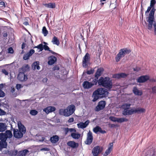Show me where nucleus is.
I'll return each instance as SVG.
<instances>
[{"mask_svg":"<svg viewBox=\"0 0 156 156\" xmlns=\"http://www.w3.org/2000/svg\"><path fill=\"white\" fill-rule=\"evenodd\" d=\"M18 129H13V135L16 138L19 139L22 138L25 133L26 129L24 125L21 122L18 123Z\"/></svg>","mask_w":156,"mask_h":156,"instance_id":"f257e3e1","label":"nucleus"},{"mask_svg":"<svg viewBox=\"0 0 156 156\" xmlns=\"http://www.w3.org/2000/svg\"><path fill=\"white\" fill-rule=\"evenodd\" d=\"M98 85L110 90L112 88L113 83L109 77H101L99 79Z\"/></svg>","mask_w":156,"mask_h":156,"instance_id":"f03ea898","label":"nucleus"},{"mask_svg":"<svg viewBox=\"0 0 156 156\" xmlns=\"http://www.w3.org/2000/svg\"><path fill=\"white\" fill-rule=\"evenodd\" d=\"M156 9H155L154 6L151 9L150 11L148 16L146 17V19L148 24L147 25V28L149 30H151L153 22H154L155 18L154 15Z\"/></svg>","mask_w":156,"mask_h":156,"instance_id":"7ed1b4c3","label":"nucleus"},{"mask_svg":"<svg viewBox=\"0 0 156 156\" xmlns=\"http://www.w3.org/2000/svg\"><path fill=\"white\" fill-rule=\"evenodd\" d=\"M75 107L74 105H71L68 106L66 109H64L63 111V110H59V113L60 114H62L63 113L64 115L66 117H68L72 115L75 112Z\"/></svg>","mask_w":156,"mask_h":156,"instance_id":"20e7f679","label":"nucleus"},{"mask_svg":"<svg viewBox=\"0 0 156 156\" xmlns=\"http://www.w3.org/2000/svg\"><path fill=\"white\" fill-rule=\"evenodd\" d=\"M130 52V50L126 48H123L121 49L115 57L116 62H118L120 61L122 57L126 55L129 54Z\"/></svg>","mask_w":156,"mask_h":156,"instance_id":"39448f33","label":"nucleus"},{"mask_svg":"<svg viewBox=\"0 0 156 156\" xmlns=\"http://www.w3.org/2000/svg\"><path fill=\"white\" fill-rule=\"evenodd\" d=\"M106 102L105 101H99L95 108V111L98 112L103 110L105 107Z\"/></svg>","mask_w":156,"mask_h":156,"instance_id":"423d86ee","label":"nucleus"},{"mask_svg":"<svg viewBox=\"0 0 156 156\" xmlns=\"http://www.w3.org/2000/svg\"><path fill=\"white\" fill-rule=\"evenodd\" d=\"M90 59V55L88 53H87L83 58L82 65L83 67L86 68L88 66Z\"/></svg>","mask_w":156,"mask_h":156,"instance_id":"0eeeda50","label":"nucleus"},{"mask_svg":"<svg viewBox=\"0 0 156 156\" xmlns=\"http://www.w3.org/2000/svg\"><path fill=\"white\" fill-rule=\"evenodd\" d=\"M145 111V109L138 108L136 109H131L129 110V115H131L133 113H141L144 112Z\"/></svg>","mask_w":156,"mask_h":156,"instance_id":"6e6552de","label":"nucleus"},{"mask_svg":"<svg viewBox=\"0 0 156 156\" xmlns=\"http://www.w3.org/2000/svg\"><path fill=\"white\" fill-rule=\"evenodd\" d=\"M96 91L99 94V95L102 97H107L108 93L107 90L103 88H99L97 89Z\"/></svg>","mask_w":156,"mask_h":156,"instance_id":"1a4fd4ad","label":"nucleus"},{"mask_svg":"<svg viewBox=\"0 0 156 156\" xmlns=\"http://www.w3.org/2000/svg\"><path fill=\"white\" fill-rule=\"evenodd\" d=\"M102 147L100 146H97L93 149L92 153L94 156H98L102 151Z\"/></svg>","mask_w":156,"mask_h":156,"instance_id":"9d476101","label":"nucleus"},{"mask_svg":"<svg viewBox=\"0 0 156 156\" xmlns=\"http://www.w3.org/2000/svg\"><path fill=\"white\" fill-rule=\"evenodd\" d=\"M93 140V136L91 132L90 131L87 134V137L85 143L87 145H90L92 142Z\"/></svg>","mask_w":156,"mask_h":156,"instance_id":"9b49d317","label":"nucleus"},{"mask_svg":"<svg viewBox=\"0 0 156 156\" xmlns=\"http://www.w3.org/2000/svg\"><path fill=\"white\" fill-rule=\"evenodd\" d=\"M149 79V77L147 75L142 76L137 79V82L139 83H143Z\"/></svg>","mask_w":156,"mask_h":156,"instance_id":"f8f14e48","label":"nucleus"},{"mask_svg":"<svg viewBox=\"0 0 156 156\" xmlns=\"http://www.w3.org/2000/svg\"><path fill=\"white\" fill-rule=\"evenodd\" d=\"M89 122V120H87L84 122H80L78 123L77 124V126L78 128L84 129L87 127V126L88 125Z\"/></svg>","mask_w":156,"mask_h":156,"instance_id":"ddd939ff","label":"nucleus"},{"mask_svg":"<svg viewBox=\"0 0 156 156\" xmlns=\"http://www.w3.org/2000/svg\"><path fill=\"white\" fill-rule=\"evenodd\" d=\"M127 76V75L124 73H120L117 74H115L113 75L112 77L114 78L118 79L120 78H125Z\"/></svg>","mask_w":156,"mask_h":156,"instance_id":"4468645a","label":"nucleus"},{"mask_svg":"<svg viewBox=\"0 0 156 156\" xmlns=\"http://www.w3.org/2000/svg\"><path fill=\"white\" fill-rule=\"evenodd\" d=\"M83 86L84 89H90L93 86V84L91 82L86 81L83 82Z\"/></svg>","mask_w":156,"mask_h":156,"instance_id":"2eb2a0df","label":"nucleus"},{"mask_svg":"<svg viewBox=\"0 0 156 156\" xmlns=\"http://www.w3.org/2000/svg\"><path fill=\"white\" fill-rule=\"evenodd\" d=\"M48 59L49 60L48 62V64L52 65L54 64L56 61L57 58L55 56L52 55L49 57Z\"/></svg>","mask_w":156,"mask_h":156,"instance_id":"dca6fc26","label":"nucleus"},{"mask_svg":"<svg viewBox=\"0 0 156 156\" xmlns=\"http://www.w3.org/2000/svg\"><path fill=\"white\" fill-rule=\"evenodd\" d=\"M18 77L19 80L21 81H26L27 79V76L23 72L20 73Z\"/></svg>","mask_w":156,"mask_h":156,"instance_id":"f3484780","label":"nucleus"},{"mask_svg":"<svg viewBox=\"0 0 156 156\" xmlns=\"http://www.w3.org/2000/svg\"><path fill=\"white\" fill-rule=\"evenodd\" d=\"M100 96L98 92V91L95 90L94 91L92 97L93 99L92 101L94 102L97 101L99 98Z\"/></svg>","mask_w":156,"mask_h":156,"instance_id":"a211bd4d","label":"nucleus"},{"mask_svg":"<svg viewBox=\"0 0 156 156\" xmlns=\"http://www.w3.org/2000/svg\"><path fill=\"white\" fill-rule=\"evenodd\" d=\"M59 140V137L57 135H54L50 138V140L51 143H56Z\"/></svg>","mask_w":156,"mask_h":156,"instance_id":"6ab92c4d","label":"nucleus"},{"mask_svg":"<svg viewBox=\"0 0 156 156\" xmlns=\"http://www.w3.org/2000/svg\"><path fill=\"white\" fill-rule=\"evenodd\" d=\"M2 135L5 136V137L6 138V141L7 138H11L12 136V132L10 130H6L5 133H3Z\"/></svg>","mask_w":156,"mask_h":156,"instance_id":"aec40b11","label":"nucleus"},{"mask_svg":"<svg viewBox=\"0 0 156 156\" xmlns=\"http://www.w3.org/2000/svg\"><path fill=\"white\" fill-rule=\"evenodd\" d=\"M133 91L135 95H137L141 96L142 94V91L138 89L137 87H133Z\"/></svg>","mask_w":156,"mask_h":156,"instance_id":"412c9836","label":"nucleus"},{"mask_svg":"<svg viewBox=\"0 0 156 156\" xmlns=\"http://www.w3.org/2000/svg\"><path fill=\"white\" fill-rule=\"evenodd\" d=\"M67 145L73 148H75L78 147V144L73 141H69L67 143Z\"/></svg>","mask_w":156,"mask_h":156,"instance_id":"4be33fe9","label":"nucleus"},{"mask_svg":"<svg viewBox=\"0 0 156 156\" xmlns=\"http://www.w3.org/2000/svg\"><path fill=\"white\" fill-rule=\"evenodd\" d=\"M103 69L101 68L98 69L95 74V77L97 79H98L100 76L103 72Z\"/></svg>","mask_w":156,"mask_h":156,"instance_id":"5701e85b","label":"nucleus"},{"mask_svg":"<svg viewBox=\"0 0 156 156\" xmlns=\"http://www.w3.org/2000/svg\"><path fill=\"white\" fill-rule=\"evenodd\" d=\"M39 62L38 61L34 62L32 64V68L33 70H35L36 68L37 70L40 69V67L39 66Z\"/></svg>","mask_w":156,"mask_h":156,"instance_id":"b1692460","label":"nucleus"},{"mask_svg":"<svg viewBox=\"0 0 156 156\" xmlns=\"http://www.w3.org/2000/svg\"><path fill=\"white\" fill-rule=\"evenodd\" d=\"M7 129V126L5 123H0V132L5 131Z\"/></svg>","mask_w":156,"mask_h":156,"instance_id":"393cba45","label":"nucleus"},{"mask_svg":"<svg viewBox=\"0 0 156 156\" xmlns=\"http://www.w3.org/2000/svg\"><path fill=\"white\" fill-rule=\"evenodd\" d=\"M43 5L46 7L49 8H54L55 7V3H49L43 4Z\"/></svg>","mask_w":156,"mask_h":156,"instance_id":"a878e982","label":"nucleus"},{"mask_svg":"<svg viewBox=\"0 0 156 156\" xmlns=\"http://www.w3.org/2000/svg\"><path fill=\"white\" fill-rule=\"evenodd\" d=\"M52 42L53 44L56 45L58 46L59 45L60 43L59 40L55 36H54L53 37L52 40Z\"/></svg>","mask_w":156,"mask_h":156,"instance_id":"bb28decb","label":"nucleus"},{"mask_svg":"<svg viewBox=\"0 0 156 156\" xmlns=\"http://www.w3.org/2000/svg\"><path fill=\"white\" fill-rule=\"evenodd\" d=\"M5 146H7V145L6 140L5 141H2V140L0 141V151L1 150L2 148L6 147L5 146Z\"/></svg>","mask_w":156,"mask_h":156,"instance_id":"cd10ccee","label":"nucleus"},{"mask_svg":"<svg viewBox=\"0 0 156 156\" xmlns=\"http://www.w3.org/2000/svg\"><path fill=\"white\" fill-rule=\"evenodd\" d=\"M29 152L27 149H25L23 151L19 152V154L20 156H26L27 153Z\"/></svg>","mask_w":156,"mask_h":156,"instance_id":"c85d7f7f","label":"nucleus"},{"mask_svg":"<svg viewBox=\"0 0 156 156\" xmlns=\"http://www.w3.org/2000/svg\"><path fill=\"white\" fill-rule=\"evenodd\" d=\"M80 134L79 133L76 134L75 133H72L71 136L74 139H78L80 137Z\"/></svg>","mask_w":156,"mask_h":156,"instance_id":"c756f323","label":"nucleus"},{"mask_svg":"<svg viewBox=\"0 0 156 156\" xmlns=\"http://www.w3.org/2000/svg\"><path fill=\"white\" fill-rule=\"evenodd\" d=\"M128 119L124 118H117V122L119 123H122L124 122H127Z\"/></svg>","mask_w":156,"mask_h":156,"instance_id":"7c9ffc66","label":"nucleus"},{"mask_svg":"<svg viewBox=\"0 0 156 156\" xmlns=\"http://www.w3.org/2000/svg\"><path fill=\"white\" fill-rule=\"evenodd\" d=\"M10 92L12 94L14 97H16L17 95V94L15 92V89L13 87H12L10 88Z\"/></svg>","mask_w":156,"mask_h":156,"instance_id":"2f4dec72","label":"nucleus"},{"mask_svg":"<svg viewBox=\"0 0 156 156\" xmlns=\"http://www.w3.org/2000/svg\"><path fill=\"white\" fill-rule=\"evenodd\" d=\"M101 127L97 126L93 129V132L96 134H97L98 132H99Z\"/></svg>","mask_w":156,"mask_h":156,"instance_id":"473e14b6","label":"nucleus"},{"mask_svg":"<svg viewBox=\"0 0 156 156\" xmlns=\"http://www.w3.org/2000/svg\"><path fill=\"white\" fill-rule=\"evenodd\" d=\"M42 33L43 34L44 36H46L47 35L48 31L45 27H43L42 30Z\"/></svg>","mask_w":156,"mask_h":156,"instance_id":"72a5a7b5","label":"nucleus"},{"mask_svg":"<svg viewBox=\"0 0 156 156\" xmlns=\"http://www.w3.org/2000/svg\"><path fill=\"white\" fill-rule=\"evenodd\" d=\"M30 113L31 115H35L38 113V112L35 110H31L30 112Z\"/></svg>","mask_w":156,"mask_h":156,"instance_id":"f704fd0d","label":"nucleus"},{"mask_svg":"<svg viewBox=\"0 0 156 156\" xmlns=\"http://www.w3.org/2000/svg\"><path fill=\"white\" fill-rule=\"evenodd\" d=\"M37 48L40 49V51H42L43 50V45L42 44H40L37 46L34 47V48Z\"/></svg>","mask_w":156,"mask_h":156,"instance_id":"c9c22d12","label":"nucleus"},{"mask_svg":"<svg viewBox=\"0 0 156 156\" xmlns=\"http://www.w3.org/2000/svg\"><path fill=\"white\" fill-rule=\"evenodd\" d=\"M30 67L28 64H26L23 67V71H26L29 70Z\"/></svg>","mask_w":156,"mask_h":156,"instance_id":"e433bc0d","label":"nucleus"},{"mask_svg":"<svg viewBox=\"0 0 156 156\" xmlns=\"http://www.w3.org/2000/svg\"><path fill=\"white\" fill-rule=\"evenodd\" d=\"M48 111L49 113L55 111L56 110V108L53 106H48Z\"/></svg>","mask_w":156,"mask_h":156,"instance_id":"4c0bfd02","label":"nucleus"},{"mask_svg":"<svg viewBox=\"0 0 156 156\" xmlns=\"http://www.w3.org/2000/svg\"><path fill=\"white\" fill-rule=\"evenodd\" d=\"M112 150V148H111V147H109L108 148L106 151L105 154V155H108L111 152V151Z\"/></svg>","mask_w":156,"mask_h":156,"instance_id":"58836bf2","label":"nucleus"},{"mask_svg":"<svg viewBox=\"0 0 156 156\" xmlns=\"http://www.w3.org/2000/svg\"><path fill=\"white\" fill-rule=\"evenodd\" d=\"M128 111V109L124 108V109L122 112L123 115H129Z\"/></svg>","mask_w":156,"mask_h":156,"instance_id":"ea45409f","label":"nucleus"},{"mask_svg":"<svg viewBox=\"0 0 156 156\" xmlns=\"http://www.w3.org/2000/svg\"><path fill=\"white\" fill-rule=\"evenodd\" d=\"M3 133H0V141L2 140L5 141L6 140V138L5 137V136L3 135Z\"/></svg>","mask_w":156,"mask_h":156,"instance_id":"a19ab883","label":"nucleus"},{"mask_svg":"<svg viewBox=\"0 0 156 156\" xmlns=\"http://www.w3.org/2000/svg\"><path fill=\"white\" fill-rule=\"evenodd\" d=\"M98 81L99 79L98 80V79H97V78H95L92 81V83L93 84V86L94 85H96L97 83L98 84Z\"/></svg>","mask_w":156,"mask_h":156,"instance_id":"79ce46f5","label":"nucleus"},{"mask_svg":"<svg viewBox=\"0 0 156 156\" xmlns=\"http://www.w3.org/2000/svg\"><path fill=\"white\" fill-rule=\"evenodd\" d=\"M130 105L131 104H130L125 103L122 106L124 108L128 109L130 107Z\"/></svg>","mask_w":156,"mask_h":156,"instance_id":"37998d69","label":"nucleus"},{"mask_svg":"<svg viewBox=\"0 0 156 156\" xmlns=\"http://www.w3.org/2000/svg\"><path fill=\"white\" fill-rule=\"evenodd\" d=\"M30 57V56L28 55V54L27 53L24 55L23 58L25 60H27L29 59Z\"/></svg>","mask_w":156,"mask_h":156,"instance_id":"c03bdc74","label":"nucleus"},{"mask_svg":"<svg viewBox=\"0 0 156 156\" xmlns=\"http://www.w3.org/2000/svg\"><path fill=\"white\" fill-rule=\"evenodd\" d=\"M152 6H151V5H150V6L148 7L147 9V10L145 12V15L147 16V14L150 12L151 9V8L152 7H153Z\"/></svg>","mask_w":156,"mask_h":156,"instance_id":"a18cd8bd","label":"nucleus"},{"mask_svg":"<svg viewBox=\"0 0 156 156\" xmlns=\"http://www.w3.org/2000/svg\"><path fill=\"white\" fill-rule=\"evenodd\" d=\"M109 119L112 121L114 122H117V118L113 116H110L109 117Z\"/></svg>","mask_w":156,"mask_h":156,"instance_id":"49530a36","label":"nucleus"},{"mask_svg":"<svg viewBox=\"0 0 156 156\" xmlns=\"http://www.w3.org/2000/svg\"><path fill=\"white\" fill-rule=\"evenodd\" d=\"M156 3V1L155 0H151L150 2V5L152 7L154 6V5Z\"/></svg>","mask_w":156,"mask_h":156,"instance_id":"de8ad7c7","label":"nucleus"},{"mask_svg":"<svg viewBox=\"0 0 156 156\" xmlns=\"http://www.w3.org/2000/svg\"><path fill=\"white\" fill-rule=\"evenodd\" d=\"M6 114V112L0 108V115H4Z\"/></svg>","mask_w":156,"mask_h":156,"instance_id":"09e8293b","label":"nucleus"},{"mask_svg":"<svg viewBox=\"0 0 156 156\" xmlns=\"http://www.w3.org/2000/svg\"><path fill=\"white\" fill-rule=\"evenodd\" d=\"M6 114V112L0 108V115H4Z\"/></svg>","mask_w":156,"mask_h":156,"instance_id":"8fccbe9b","label":"nucleus"},{"mask_svg":"<svg viewBox=\"0 0 156 156\" xmlns=\"http://www.w3.org/2000/svg\"><path fill=\"white\" fill-rule=\"evenodd\" d=\"M35 52V51L34 49H31L27 53L28 55L30 56Z\"/></svg>","mask_w":156,"mask_h":156,"instance_id":"3c124183","label":"nucleus"},{"mask_svg":"<svg viewBox=\"0 0 156 156\" xmlns=\"http://www.w3.org/2000/svg\"><path fill=\"white\" fill-rule=\"evenodd\" d=\"M5 7V4L4 2H0V9L1 8Z\"/></svg>","mask_w":156,"mask_h":156,"instance_id":"603ef678","label":"nucleus"},{"mask_svg":"<svg viewBox=\"0 0 156 156\" xmlns=\"http://www.w3.org/2000/svg\"><path fill=\"white\" fill-rule=\"evenodd\" d=\"M8 52L9 53L12 54L14 51L12 47H10L8 49Z\"/></svg>","mask_w":156,"mask_h":156,"instance_id":"864d4df0","label":"nucleus"},{"mask_svg":"<svg viewBox=\"0 0 156 156\" xmlns=\"http://www.w3.org/2000/svg\"><path fill=\"white\" fill-rule=\"evenodd\" d=\"M43 49L46 51L47 50L48 51L50 50L49 47L46 45H43Z\"/></svg>","mask_w":156,"mask_h":156,"instance_id":"5fc2aeb1","label":"nucleus"},{"mask_svg":"<svg viewBox=\"0 0 156 156\" xmlns=\"http://www.w3.org/2000/svg\"><path fill=\"white\" fill-rule=\"evenodd\" d=\"M94 70L91 69L90 70H87V73L88 75H90L93 74L94 73Z\"/></svg>","mask_w":156,"mask_h":156,"instance_id":"6e6d98bb","label":"nucleus"},{"mask_svg":"<svg viewBox=\"0 0 156 156\" xmlns=\"http://www.w3.org/2000/svg\"><path fill=\"white\" fill-rule=\"evenodd\" d=\"M5 95V93L2 90H0V97H3Z\"/></svg>","mask_w":156,"mask_h":156,"instance_id":"4d7b16f0","label":"nucleus"},{"mask_svg":"<svg viewBox=\"0 0 156 156\" xmlns=\"http://www.w3.org/2000/svg\"><path fill=\"white\" fill-rule=\"evenodd\" d=\"M69 128H64L63 130L65 135H67L69 132Z\"/></svg>","mask_w":156,"mask_h":156,"instance_id":"13d9d810","label":"nucleus"},{"mask_svg":"<svg viewBox=\"0 0 156 156\" xmlns=\"http://www.w3.org/2000/svg\"><path fill=\"white\" fill-rule=\"evenodd\" d=\"M48 107H47L43 109V111L45 112L46 114H48L49 113V112L48 111Z\"/></svg>","mask_w":156,"mask_h":156,"instance_id":"bf43d9fd","label":"nucleus"},{"mask_svg":"<svg viewBox=\"0 0 156 156\" xmlns=\"http://www.w3.org/2000/svg\"><path fill=\"white\" fill-rule=\"evenodd\" d=\"M21 87V85L19 84H17L16 86V88L18 90Z\"/></svg>","mask_w":156,"mask_h":156,"instance_id":"052dcab7","label":"nucleus"},{"mask_svg":"<svg viewBox=\"0 0 156 156\" xmlns=\"http://www.w3.org/2000/svg\"><path fill=\"white\" fill-rule=\"evenodd\" d=\"M2 72L6 75H8L9 74L8 72L5 69H2Z\"/></svg>","mask_w":156,"mask_h":156,"instance_id":"680f3d73","label":"nucleus"},{"mask_svg":"<svg viewBox=\"0 0 156 156\" xmlns=\"http://www.w3.org/2000/svg\"><path fill=\"white\" fill-rule=\"evenodd\" d=\"M59 69V67L57 66H55L53 68V69L54 70H58Z\"/></svg>","mask_w":156,"mask_h":156,"instance_id":"e2e57ef3","label":"nucleus"},{"mask_svg":"<svg viewBox=\"0 0 156 156\" xmlns=\"http://www.w3.org/2000/svg\"><path fill=\"white\" fill-rule=\"evenodd\" d=\"M99 132L102 134H104L106 133V131L105 130H102L101 128Z\"/></svg>","mask_w":156,"mask_h":156,"instance_id":"0e129e2a","label":"nucleus"},{"mask_svg":"<svg viewBox=\"0 0 156 156\" xmlns=\"http://www.w3.org/2000/svg\"><path fill=\"white\" fill-rule=\"evenodd\" d=\"M74 121V119L73 118H71L69 119L68 122L69 123H71Z\"/></svg>","mask_w":156,"mask_h":156,"instance_id":"69168bd1","label":"nucleus"},{"mask_svg":"<svg viewBox=\"0 0 156 156\" xmlns=\"http://www.w3.org/2000/svg\"><path fill=\"white\" fill-rule=\"evenodd\" d=\"M69 131L70 132H76V130L74 128H69Z\"/></svg>","mask_w":156,"mask_h":156,"instance_id":"338daca9","label":"nucleus"},{"mask_svg":"<svg viewBox=\"0 0 156 156\" xmlns=\"http://www.w3.org/2000/svg\"><path fill=\"white\" fill-rule=\"evenodd\" d=\"M152 90L153 93H156V87H152Z\"/></svg>","mask_w":156,"mask_h":156,"instance_id":"774afa93","label":"nucleus"}]
</instances>
